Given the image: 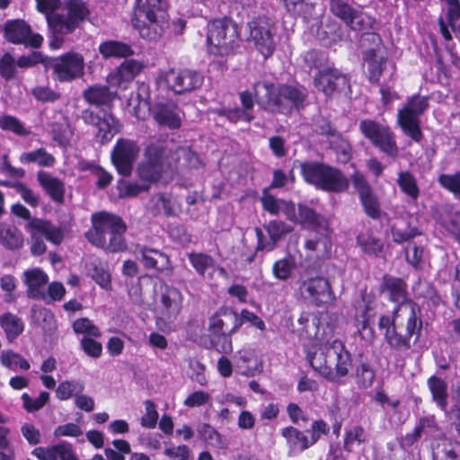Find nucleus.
Segmentation results:
<instances>
[{
    "label": "nucleus",
    "instance_id": "obj_1",
    "mask_svg": "<svg viewBox=\"0 0 460 460\" xmlns=\"http://www.w3.org/2000/svg\"><path fill=\"white\" fill-rule=\"evenodd\" d=\"M257 104L263 110L274 113H290L294 109L303 108L307 97L305 88L288 84H274L267 81L254 83Z\"/></svg>",
    "mask_w": 460,
    "mask_h": 460
},
{
    "label": "nucleus",
    "instance_id": "obj_2",
    "mask_svg": "<svg viewBox=\"0 0 460 460\" xmlns=\"http://www.w3.org/2000/svg\"><path fill=\"white\" fill-rule=\"evenodd\" d=\"M92 226L84 234L88 242L108 252H119L127 249L124 234L127 226L115 214L101 211L92 214Z\"/></svg>",
    "mask_w": 460,
    "mask_h": 460
},
{
    "label": "nucleus",
    "instance_id": "obj_3",
    "mask_svg": "<svg viewBox=\"0 0 460 460\" xmlns=\"http://www.w3.org/2000/svg\"><path fill=\"white\" fill-rule=\"evenodd\" d=\"M415 304L395 306L393 311L392 328L385 332V340L395 350H408L411 340L416 343L420 339L422 322L416 315Z\"/></svg>",
    "mask_w": 460,
    "mask_h": 460
},
{
    "label": "nucleus",
    "instance_id": "obj_4",
    "mask_svg": "<svg viewBox=\"0 0 460 460\" xmlns=\"http://www.w3.org/2000/svg\"><path fill=\"white\" fill-rule=\"evenodd\" d=\"M90 10L83 0H66L62 13L47 16V22L51 33L49 47L58 49L65 42V36L73 33L90 18Z\"/></svg>",
    "mask_w": 460,
    "mask_h": 460
},
{
    "label": "nucleus",
    "instance_id": "obj_5",
    "mask_svg": "<svg viewBox=\"0 0 460 460\" xmlns=\"http://www.w3.org/2000/svg\"><path fill=\"white\" fill-rule=\"evenodd\" d=\"M173 153L164 141L155 139L145 149L144 159L137 166V175L149 185L158 181L163 173L172 166Z\"/></svg>",
    "mask_w": 460,
    "mask_h": 460
},
{
    "label": "nucleus",
    "instance_id": "obj_6",
    "mask_svg": "<svg viewBox=\"0 0 460 460\" xmlns=\"http://www.w3.org/2000/svg\"><path fill=\"white\" fill-rule=\"evenodd\" d=\"M237 24L227 17L216 19L208 24L207 45L214 56H228L239 47Z\"/></svg>",
    "mask_w": 460,
    "mask_h": 460
},
{
    "label": "nucleus",
    "instance_id": "obj_7",
    "mask_svg": "<svg viewBox=\"0 0 460 460\" xmlns=\"http://www.w3.org/2000/svg\"><path fill=\"white\" fill-rule=\"evenodd\" d=\"M164 6V0H136L131 23L143 39L156 40L161 37L163 27L158 13Z\"/></svg>",
    "mask_w": 460,
    "mask_h": 460
},
{
    "label": "nucleus",
    "instance_id": "obj_8",
    "mask_svg": "<svg viewBox=\"0 0 460 460\" xmlns=\"http://www.w3.org/2000/svg\"><path fill=\"white\" fill-rule=\"evenodd\" d=\"M138 95L148 104L150 115L159 127L172 130L181 127L184 112L176 102L158 97L150 103L148 86L146 84L140 86Z\"/></svg>",
    "mask_w": 460,
    "mask_h": 460
},
{
    "label": "nucleus",
    "instance_id": "obj_9",
    "mask_svg": "<svg viewBox=\"0 0 460 460\" xmlns=\"http://www.w3.org/2000/svg\"><path fill=\"white\" fill-rule=\"evenodd\" d=\"M301 172L305 181L317 189L335 192L342 190V172L325 164L305 163L301 165Z\"/></svg>",
    "mask_w": 460,
    "mask_h": 460
},
{
    "label": "nucleus",
    "instance_id": "obj_10",
    "mask_svg": "<svg viewBox=\"0 0 460 460\" xmlns=\"http://www.w3.org/2000/svg\"><path fill=\"white\" fill-rule=\"evenodd\" d=\"M248 40L252 41L255 48L265 58L272 56L276 49L274 36L276 27L270 18L259 15L247 23Z\"/></svg>",
    "mask_w": 460,
    "mask_h": 460
},
{
    "label": "nucleus",
    "instance_id": "obj_11",
    "mask_svg": "<svg viewBox=\"0 0 460 460\" xmlns=\"http://www.w3.org/2000/svg\"><path fill=\"white\" fill-rule=\"evenodd\" d=\"M429 107L428 98L415 95L411 97L403 109L398 111V123L402 131L412 140L420 142L422 132L420 127V116Z\"/></svg>",
    "mask_w": 460,
    "mask_h": 460
},
{
    "label": "nucleus",
    "instance_id": "obj_12",
    "mask_svg": "<svg viewBox=\"0 0 460 460\" xmlns=\"http://www.w3.org/2000/svg\"><path fill=\"white\" fill-rule=\"evenodd\" d=\"M46 66L52 70L54 79L60 83H70L84 75V58L73 51L51 58Z\"/></svg>",
    "mask_w": 460,
    "mask_h": 460
},
{
    "label": "nucleus",
    "instance_id": "obj_13",
    "mask_svg": "<svg viewBox=\"0 0 460 460\" xmlns=\"http://www.w3.org/2000/svg\"><path fill=\"white\" fill-rule=\"evenodd\" d=\"M359 128L362 134L371 143L386 155L396 158L399 155V148L395 141L394 134L388 126L380 124L375 120L363 119Z\"/></svg>",
    "mask_w": 460,
    "mask_h": 460
},
{
    "label": "nucleus",
    "instance_id": "obj_14",
    "mask_svg": "<svg viewBox=\"0 0 460 460\" xmlns=\"http://www.w3.org/2000/svg\"><path fill=\"white\" fill-rule=\"evenodd\" d=\"M158 79L177 94L192 92L199 88L204 81L199 72L187 68L161 71Z\"/></svg>",
    "mask_w": 460,
    "mask_h": 460
},
{
    "label": "nucleus",
    "instance_id": "obj_15",
    "mask_svg": "<svg viewBox=\"0 0 460 460\" xmlns=\"http://www.w3.org/2000/svg\"><path fill=\"white\" fill-rule=\"evenodd\" d=\"M4 39L15 45H24L33 49L40 48L43 43V37L33 32L29 23L23 20H8L4 24Z\"/></svg>",
    "mask_w": 460,
    "mask_h": 460
},
{
    "label": "nucleus",
    "instance_id": "obj_16",
    "mask_svg": "<svg viewBox=\"0 0 460 460\" xmlns=\"http://www.w3.org/2000/svg\"><path fill=\"white\" fill-rule=\"evenodd\" d=\"M299 290L303 298L314 306L331 304L335 298L329 281L323 277L304 280Z\"/></svg>",
    "mask_w": 460,
    "mask_h": 460
},
{
    "label": "nucleus",
    "instance_id": "obj_17",
    "mask_svg": "<svg viewBox=\"0 0 460 460\" xmlns=\"http://www.w3.org/2000/svg\"><path fill=\"white\" fill-rule=\"evenodd\" d=\"M140 148L137 143L128 138L117 140L112 151L111 161L119 174L128 176L138 156Z\"/></svg>",
    "mask_w": 460,
    "mask_h": 460
},
{
    "label": "nucleus",
    "instance_id": "obj_18",
    "mask_svg": "<svg viewBox=\"0 0 460 460\" xmlns=\"http://www.w3.org/2000/svg\"><path fill=\"white\" fill-rule=\"evenodd\" d=\"M182 300L183 296L178 288L164 286L156 305L157 318L164 323H173L182 309Z\"/></svg>",
    "mask_w": 460,
    "mask_h": 460
},
{
    "label": "nucleus",
    "instance_id": "obj_19",
    "mask_svg": "<svg viewBox=\"0 0 460 460\" xmlns=\"http://www.w3.org/2000/svg\"><path fill=\"white\" fill-rule=\"evenodd\" d=\"M81 118L84 123L98 128L96 138L101 144L108 143L119 131L120 125L111 113L103 112L101 115L91 109H85Z\"/></svg>",
    "mask_w": 460,
    "mask_h": 460
},
{
    "label": "nucleus",
    "instance_id": "obj_20",
    "mask_svg": "<svg viewBox=\"0 0 460 460\" xmlns=\"http://www.w3.org/2000/svg\"><path fill=\"white\" fill-rule=\"evenodd\" d=\"M269 238L264 235L263 231L256 227L255 234L257 237L256 251H272L277 243L283 240L288 234L293 232L294 228L281 220H270L263 226Z\"/></svg>",
    "mask_w": 460,
    "mask_h": 460
},
{
    "label": "nucleus",
    "instance_id": "obj_21",
    "mask_svg": "<svg viewBox=\"0 0 460 460\" xmlns=\"http://www.w3.org/2000/svg\"><path fill=\"white\" fill-rule=\"evenodd\" d=\"M135 254L146 270L166 272L172 269L169 256L158 249L137 243L135 247Z\"/></svg>",
    "mask_w": 460,
    "mask_h": 460
},
{
    "label": "nucleus",
    "instance_id": "obj_22",
    "mask_svg": "<svg viewBox=\"0 0 460 460\" xmlns=\"http://www.w3.org/2000/svg\"><path fill=\"white\" fill-rule=\"evenodd\" d=\"M243 324L238 314L230 307H221L209 318V331L213 334L235 332Z\"/></svg>",
    "mask_w": 460,
    "mask_h": 460
},
{
    "label": "nucleus",
    "instance_id": "obj_23",
    "mask_svg": "<svg viewBox=\"0 0 460 460\" xmlns=\"http://www.w3.org/2000/svg\"><path fill=\"white\" fill-rule=\"evenodd\" d=\"M351 181L366 214L371 218H378L380 217L379 202L364 175L360 172H355L351 176Z\"/></svg>",
    "mask_w": 460,
    "mask_h": 460
},
{
    "label": "nucleus",
    "instance_id": "obj_24",
    "mask_svg": "<svg viewBox=\"0 0 460 460\" xmlns=\"http://www.w3.org/2000/svg\"><path fill=\"white\" fill-rule=\"evenodd\" d=\"M379 290L381 293H386L389 300L397 304L396 306L413 304L412 301L407 299V284L401 278L385 274Z\"/></svg>",
    "mask_w": 460,
    "mask_h": 460
},
{
    "label": "nucleus",
    "instance_id": "obj_25",
    "mask_svg": "<svg viewBox=\"0 0 460 460\" xmlns=\"http://www.w3.org/2000/svg\"><path fill=\"white\" fill-rule=\"evenodd\" d=\"M433 217L460 243V211L452 206L441 205L434 209Z\"/></svg>",
    "mask_w": 460,
    "mask_h": 460
},
{
    "label": "nucleus",
    "instance_id": "obj_26",
    "mask_svg": "<svg viewBox=\"0 0 460 460\" xmlns=\"http://www.w3.org/2000/svg\"><path fill=\"white\" fill-rule=\"evenodd\" d=\"M144 68L142 62L128 59L107 75V83L113 87H119L124 83L132 81Z\"/></svg>",
    "mask_w": 460,
    "mask_h": 460
},
{
    "label": "nucleus",
    "instance_id": "obj_27",
    "mask_svg": "<svg viewBox=\"0 0 460 460\" xmlns=\"http://www.w3.org/2000/svg\"><path fill=\"white\" fill-rule=\"evenodd\" d=\"M26 286V296L34 300L46 299L44 288L49 281L48 275L40 269L27 270L22 274Z\"/></svg>",
    "mask_w": 460,
    "mask_h": 460
},
{
    "label": "nucleus",
    "instance_id": "obj_28",
    "mask_svg": "<svg viewBox=\"0 0 460 460\" xmlns=\"http://www.w3.org/2000/svg\"><path fill=\"white\" fill-rule=\"evenodd\" d=\"M82 96L91 105L111 107L118 97V93L116 91H111L108 85L94 84L85 88Z\"/></svg>",
    "mask_w": 460,
    "mask_h": 460
},
{
    "label": "nucleus",
    "instance_id": "obj_29",
    "mask_svg": "<svg viewBox=\"0 0 460 460\" xmlns=\"http://www.w3.org/2000/svg\"><path fill=\"white\" fill-rule=\"evenodd\" d=\"M37 181L43 190L57 203H63L65 199V182L59 178L46 171L37 172Z\"/></svg>",
    "mask_w": 460,
    "mask_h": 460
},
{
    "label": "nucleus",
    "instance_id": "obj_30",
    "mask_svg": "<svg viewBox=\"0 0 460 460\" xmlns=\"http://www.w3.org/2000/svg\"><path fill=\"white\" fill-rule=\"evenodd\" d=\"M288 220L304 227L315 228L320 225L321 216L314 209L304 204H299L296 208L293 202Z\"/></svg>",
    "mask_w": 460,
    "mask_h": 460
},
{
    "label": "nucleus",
    "instance_id": "obj_31",
    "mask_svg": "<svg viewBox=\"0 0 460 460\" xmlns=\"http://www.w3.org/2000/svg\"><path fill=\"white\" fill-rule=\"evenodd\" d=\"M187 256L199 276L203 279H213L216 271V261L211 255L203 252H190Z\"/></svg>",
    "mask_w": 460,
    "mask_h": 460
},
{
    "label": "nucleus",
    "instance_id": "obj_32",
    "mask_svg": "<svg viewBox=\"0 0 460 460\" xmlns=\"http://www.w3.org/2000/svg\"><path fill=\"white\" fill-rule=\"evenodd\" d=\"M281 435L286 438L290 454L301 453L313 446L311 438H308L302 431L295 427L288 426L281 430Z\"/></svg>",
    "mask_w": 460,
    "mask_h": 460
},
{
    "label": "nucleus",
    "instance_id": "obj_33",
    "mask_svg": "<svg viewBox=\"0 0 460 460\" xmlns=\"http://www.w3.org/2000/svg\"><path fill=\"white\" fill-rule=\"evenodd\" d=\"M27 227L33 228L40 232L49 242L54 243L55 245L60 244L65 236L64 231L61 227L53 225L48 220H43L40 218H32L31 221H29Z\"/></svg>",
    "mask_w": 460,
    "mask_h": 460
},
{
    "label": "nucleus",
    "instance_id": "obj_34",
    "mask_svg": "<svg viewBox=\"0 0 460 460\" xmlns=\"http://www.w3.org/2000/svg\"><path fill=\"white\" fill-rule=\"evenodd\" d=\"M23 234L13 225L8 223L0 224V244L7 250H19L23 245Z\"/></svg>",
    "mask_w": 460,
    "mask_h": 460
},
{
    "label": "nucleus",
    "instance_id": "obj_35",
    "mask_svg": "<svg viewBox=\"0 0 460 460\" xmlns=\"http://www.w3.org/2000/svg\"><path fill=\"white\" fill-rule=\"evenodd\" d=\"M433 460H460V444L456 440L443 438L433 447Z\"/></svg>",
    "mask_w": 460,
    "mask_h": 460
},
{
    "label": "nucleus",
    "instance_id": "obj_36",
    "mask_svg": "<svg viewBox=\"0 0 460 460\" xmlns=\"http://www.w3.org/2000/svg\"><path fill=\"white\" fill-rule=\"evenodd\" d=\"M0 326L9 342L15 341L24 331V323L22 318L10 312L0 315Z\"/></svg>",
    "mask_w": 460,
    "mask_h": 460
},
{
    "label": "nucleus",
    "instance_id": "obj_37",
    "mask_svg": "<svg viewBox=\"0 0 460 460\" xmlns=\"http://www.w3.org/2000/svg\"><path fill=\"white\" fill-rule=\"evenodd\" d=\"M262 208L272 216L283 213L287 219L292 209L293 201L278 199L275 196L264 191L261 198Z\"/></svg>",
    "mask_w": 460,
    "mask_h": 460
},
{
    "label": "nucleus",
    "instance_id": "obj_38",
    "mask_svg": "<svg viewBox=\"0 0 460 460\" xmlns=\"http://www.w3.org/2000/svg\"><path fill=\"white\" fill-rule=\"evenodd\" d=\"M99 52L104 58H128L134 54L130 45L117 40H107L101 43L99 46Z\"/></svg>",
    "mask_w": 460,
    "mask_h": 460
},
{
    "label": "nucleus",
    "instance_id": "obj_39",
    "mask_svg": "<svg viewBox=\"0 0 460 460\" xmlns=\"http://www.w3.org/2000/svg\"><path fill=\"white\" fill-rule=\"evenodd\" d=\"M428 386L432 394L433 401L440 407L441 410H447V384L446 381L432 376L428 379Z\"/></svg>",
    "mask_w": 460,
    "mask_h": 460
},
{
    "label": "nucleus",
    "instance_id": "obj_40",
    "mask_svg": "<svg viewBox=\"0 0 460 460\" xmlns=\"http://www.w3.org/2000/svg\"><path fill=\"white\" fill-rule=\"evenodd\" d=\"M339 78V75L335 69L326 67L318 71L314 77V85L326 95L331 94L335 89V80Z\"/></svg>",
    "mask_w": 460,
    "mask_h": 460
},
{
    "label": "nucleus",
    "instance_id": "obj_41",
    "mask_svg": "<svg viewBox=\"0 0 460 460\" xmlns=\"http://www.w3.org/2000/svg\"><path fill=\"white\" fill-rule=\"evenodd\" d=\"M31 317L46 332H51L56 328L54 314L45 307L33 305L31 309Z\"/></svg>",
    "mask_w": 460,
    "mask_h": 460
},
{
    "label": "nucleus",
    "instance_id": "obj_42",
    "mask_svg": "<svg viewBox=\"0 0 460 460\" xmlns=\"http://www.w3.org/2000/svg\"><path fill=\"white\" fill-rule=\"evenodd\" d=\"M20 162L22 164H37L42 167H52L56 163V159L46 149L39 148L22 153L20 156Z\"/></svg>",
    "mask_w": 460,
    "mask_h": 460
},
{
    "label": "nucleus",
    "instance_id": "obj_43",
    "mask_svg": "<svg viewBox=\"0 0 460 460\" xmlns=\"http://www.w3.org/2000/svg\"><path fill=\"white\" fill-rule=\"evenodd\" d=\"M88 275L102 288H111V274L102 263L94 259L88 264Z\"/></svg>",
    "mask_w": 460,
    "mask_h": 460
},
{
    "label": "nucleus",
    "instance_id": "obj_44",
    "mask_svg": "<svg viewBox=\"0 0 460 460\" xmlns=\"http://www.w3.org/2000/svg\"><path fill=\"white\" fill-rule=\"evenodd\" d=\"M364 59L368 64L369 80L377 83L385 67L387 59L383 57L378 58L373 49L365 52Z\"/></svg>",
    "mask_w": 460,
    "mask_h": 460
},
{
    "label": "nucleus",
    "instance_id": "obj_45",
    "mask_svg": "<svg viewBox=\"0 0 460 460\" xmlns=\"http://www.w3.org/2000/svg\"><path fill=\"white\" fill-rule=\"evenodd\" d=\"M84 383L82 380H66L59 383L56 389V396L60 401H66L72 396L76 397L84 390Z\"/></svg>",
    "mask_w": 460,
    "mask_h": 460
},
{
    "label": "nucleus",
    "instance_id": "obj_46",
    "mask_svg": "<svg viewBox=\"0 0 460 460\" xmlns=\"http://www.w3.org/2000/svg\"><path fill=\"white\" fill-rule=\"evenodd\" d=\"M0 362L11 370H15L17 367L22 370H28L31 367L30 363L21 354L12 349L3 350L0 353Z\"/></svg>",
    "mask_w": 460,
    "mask_h": 460
},
{
    "label": "nucleus",
    "instance_id": "obj_47",
    "mask_svg": "<svg viewBox=\"0 0 460 460\" xmlns=\"http://www.w3.org/2000/svg\"><path fill=\"white\" fill-rule=\"evenodd\" d=\"M332 349L337 358L335 371L329 369L328 372H323V374L327 379L338 382L345 376V361H343L342 358L343 343L341 341H335L333 342Z\"/></svg>",
    "mask_w": 460,
    "mask_h": 460
},
{
    "label": "nucleus",
    "instance_id": "obj_48",
    "mask_svg": "<svg viewBox=\"0 0 460 460\" xmlns=\"http://www.w3.org/2000/svg\"><path fill=\"white\" fill-rule=\"evenodd\" d=\"M357 321L362 324V330H367L370 320L375 315V305L371 301H366L365 298L358 300L355 305Z\"/></svg>",
    "mask_w": 460,
    "mask_h": 460
},
{
    "label": "nucleus",
    "instance_id": "obj_49",
    "mask_svg": "<svg viewBox=\"0 0 460 460\" xmlns=\"http://www.w3.org/2000/svg\"><path fill=\"white\" fill-rule=\"evenodd\" d=\"M305 246L307 250L315 252L319 258L328 257L331 254L332 244L327 235L311 237L305 242Z\"/></svg>",
    "mask_w": 460,
    "mask_h": 460
},
{
    "label": "nucleus",
    "instance_id": "obj_50",
    "mask_svg": "<svg viewBox=\"0 0 460 460\" xmlns=\"http://www.w3.org/2000/svg\"><path fill=\"white\" fill-rule=\"evenodd\" d=\"M355 378L359 387H369L375 378V373L369 365L360 357L355 362Z\"/></svg>",
    "mask_w": 460,
    "mask_h": 460
},
{
    "label": "nucleus",
    "instance_id": "obj_51",
    "mask_svg": "<svg viewBox=\"0 0 460 460\" xmlns=\"http://www.w3.org/2000/svg\"><path fill=\"white\" fill-rule=\"evenodd\" d=\"M397 184L402 191L413 199H417L420 195V190L415 177L409 172H400L398 173Z\"/></svg>",
    "mask_w": 460,
    "mask_h": 460
},
{
    "label": "nucleus",
    "instance_id": "obj_52",
    "mask_svg": "<svg viewBox=\"0 0 460 460\" xmlns=\"http://www.w3.org/2000/svg\"><path fill=\"white\" fill-rule=\"evenodd\" d=\"M304 61L308 68L317 69L318 71L328 67V58L324 51L319 49H310L304 55Z\"/></svg>",
    "mask_w": 460,
    "mask_h": 460
},
{
    "label": "nucleus",
    "instance_id": "obj_53",
    "mask_svg": "<svg viewBox=\"0 0 460 460\" xmlns=\"http://www.w3.org/2000/svg\"><path fill=\"white\" fill-rule=\"evenodd\" d=\"M0 128L21 137H26L31 134V130L26 128L21 120L11 115L0 117Z\"/></svg>",
    "mask_w": 460,
    "mask_h": 460
},
{
    "label": "nucleus",
    "instance_id": "obj_54",
    "mask_svg": "<svg viewBox=\"0 0 460 460\" xmlns=\"http://www.w3.org/2000/svg\"><path fill=\"white\" fill-rule=\"evenodd\" d=\"M357 243L362 250L368 254H378L383 251V243L369 234L368 233H361L357 236Z\"/></svg>",
    "mask_w": 460,
    "mask_h": 460
},
{
    "label": "nucleus",
    "instance_id": "obj_55",
    "mask_svg": "<svg viewBox=\"0 0 460 460\" xmlns=\"http://www.w3.org/2000/svg\"><path fill=\"white\" fill-rule=\"evenodd\" d=\"M17 60L10 53H4L0 58V76L6 81H10L16 76Z\"/></svg>",
    "mask_w": 460,
    "mask_h": 460
},
{
    "label": "nucleus",
    "instance_id": "obj_56",
    "mask_svg": "<svg viewBox=\"0 0 460 460\" xmlns=\"http://www.w3.org/2000/svg\"><path fill=\"white\" fill-rule=\"evenodd\" d=\"M295 269V261L292 257H285L277 261L272 268L273 274L278 279H288Z\"/></svg>",
    "mask_w": 460,
    "mask_h": 460
},
{
    "label": "nucleus",
    "instance_id": "obj_57",
    "mask_svg": "<svg viewBox=\"0 0 460 460\" xmlns=\"http://www.w3.org/2000/svg\"><path fill=\"white\" fill-rule=\"evenodd\" d=\"M149 184L143 181L142 183L134 181H120L119 184V191L120 198L136 197L141 192L149 190Z\"/></svg>",
    "mask_w": 460,
    "mask_h": 460
},
{
    "label": "nucleus",
    "instance_id": "obj_58",
    "mask_svg": "<svg viewBox=\"0 0 460 460\" xmlns=\"http://www.w3.org/2000/svg\"><path fill=\"white\" fill-rule=\"evenodd\" d=\"M212 112L226 117L230 122L236 123L239 120L250 122L254 119L253 115H246L240 108L226 109V108H217L212 110Z\"/></svg>",
    "mask_w": 460,
    "mask_h": 460
},
{
    "label": "nucleus",
    "instance_id": "obj_59",
    "mask_svg": "<svg viewBox=\"0 0 460 460\" xmlns=\"http://www.w3.org/2000/svg\"><path fill=\"white\" fill-rule=\"evenodd\" d=\"M22 400L24 409L29 411H36L40 410L49 400L48 392H40L37 398H31L27 393L22 394Z\"/></svg>",
    "mask_w": 460,
    "mask_h": 460
},
{
    "label": "nucleus",
    "instance_id": "obj_60",
    "mask_svg": "<svg viewBox=\"0 0 460 460\" xmlns=\"http://www.w3.org/2000/svg\"><path fill=\"white\" fill-rule=\"evenodd\" d=\"M199 437L208 444L215 447H221L223 445L222 436L210 425L201 424L198 428Z\"/></svg>",
    "mask_w": 460,
    "mask_h": 460
},
{
    "label": "nucleus",
    "instance_id": "obj_61",
    "mask_svg": "<svg viewBox=\"0 0 460 460\" xmlns=\"http://www.w3.org/2000/svg\"><path fill=\"white\" fill-rule=\"evenodd\" d=\"M438 182L441 187L452 192L456 196L460 195V171L453 174H440L438 178Z\"/></svg>",
    "mask_w": 460,
    "mask_h": 460
},
{
    "label": "nucleus",
    "instance_id": "obj_62",
    "mask_svg": "<svg viewBox=\"0 0 460 460\" xmlns=\"http://www.w3.org/2000/svg\"><path fill=\"white\" fill-rule=\"evenodd\" d=\"M73 330L75 333L84 334L86 337H100L101 332L88 318H80L74 322Z\"/></svg>",
    "mask_w": 460,
    "mask_h": 460
},
{
    "label": "nucleus",
    "instance_id": "obj_63",
    "mask_svg": "<svg viewBox=\"0 0 460 460\" xmlns=\"http://www.w3.org/2000/svg\"><path fill=\"white\" fill-rule=\"evenodd\" d=\"M31 94L33 97L41 102H55L59 100L61 94L49 86L38 85L32 88Z\"/></svg>",
    "mask_w": 460,
    "mask_h": 460
},
{
    "label": "nucleus",
    "instance_id": "obj_64",
    "mask_svg": "<svg viewBox=\"0 0 460 460\" xmlns=\"http://www.w3.org/2000/svg\"><path fill=\"white\" fill-rule=\"evenodd\" d=\"M80 345L84 352L93 358H99L102 353V345L92 337H83Z\"/></svg>",
    "mask_w": 460,
    "mask_h": 460
}]
</instances>
